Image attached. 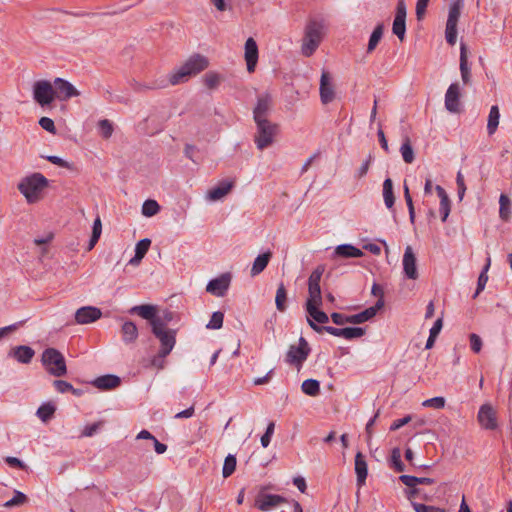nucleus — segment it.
Segmentation results:
<instances>
[{
  "mask_svg": "<svg viewBox=\"0 0 512 512\" xmlns=\"http://www.w3.org/2000/svg\"><path fill=\"white\" fill-rule=\"evenodd\" d=\"M460 86L458 83H452L445 94V108L451 113H457L460 110Z\"/></svg>",
  "mask_w": 512,
  "mask_h": 512,
  "instance_id": "nucleus-21",
  "label": "nucleus"
},
{
  "mask_svg": "<svg viewBox=\"0 0 512 512\" xmlns=\"http://www.w3.org/2000/svg\"><path fill=\"white\" fill-rule=\"evenodd\" d=\"M53 86L55 97L61 101L80 95V92L69 81L60 77L54 79Z\"/></svg>",
  "mask_w": 512,
  "mask_h": 512,
  "instance_id": "nucleus-14",
  "label": "nucleus"
},
{
  "mask_svg": "<svg viewBox=\"0 0 512 512\" xmlns=\"http://www.w3.org/2000/svg\"><path fill=\"white\" fill-rule=\"evenodd\" d=\"M411 416L410 415H407L401 419H397L395 420L391 426H390V430L391 431H396L398 429H400L401 427H403L404 425L408 424L410 421H411Z\"/></svg>",
  "mask_w": 512,
  "mask_h": 512,
  "instance_id": "nucleus-62",
  "label": "nucleus"
},
{
  "mask_svg": "<svg viewBox=\"0 0 512 512\" xmlns=\"http://www.w3.org/2000/svg\"><path fill=\"white\" fill-rule=\"evenodd\" d=\"M129 313L136 314L147 320L150 326H153L154 323L159 322L162 324V327H167L168 323L171 322L174 318V314L171 311H164L162 315H157V307L151 304L133 306L129 310Z\"/></svg>",
  "mask_w": 512,
  "mask_h": 512,
  "instance_id": "nucleus-5",
  "label": "nucleus"
},
{
  "mask_svg": "<svg viewBox=\"0 0 512 512\" xmlns=\"http://www.w3.org/2000/svg\"><path fill=\"white\" fill-rule=\"evenodd\" d=\"M286 301H287V291L283 283L277 288L276 296H275V304L277 310L280 312H284L286 310Z\"/></svg>",
  "mask_w": 512,
  "mask_h": 512,
  "instance_id": "nucleus-39",
  "label": "nucleus"
},
{
  "mask_svg": "<svg viewBox=\"0 0 512 512\" xmlns=\"http://www.w3.org/2000/svg\"><path fill=\"white\" fill-rule=\"evenodd\" d=\"M399 480L407 487H414L418 484L431 485V484L435 483V480L433 478L416 477V476L405 475V474L401 475L399 477Z\"/></svg>",
  "mask_w": 512,
  "mask_h": 512,
  "instance_id": "nucleus-30",
  "label": "nucleus"
},
{
  "mask_svg": "<svg viewBox=\"0 0 512 512\" xmlns=\"http://www.w3.org/2000/svg\"><path fill=\"white\" fill-rule=\"evenodd\" d=\"M121 331H122V335H123V340L126 343H132L138 337L137 326L132 321L124 322V324L122 325Z\"/></svg>",
  "mask_w": 512,
  "mask_h": 512,
  "instance_id": "nucleus-31",
  "label": "nucleus"
},
{
  "mask_svg": "<svg viewBox=\"0 0 512 512\" xmlns=\"http://www.w3.org/2000/svg\"><path fill=\"white\" fill-rule=\"evenodd\" d=\"M319 93L321 102L324 105L331 103L336 97L332 77L328 71H322Z\"/></svg>",
  "mask_w": 512,
  "mask_h": 512,
  "instance_id": "nucleus-15",
  "label": "nucleus"
},
{
  "mask_svg": "<svg viewBox=\"0 0 512 512\" xmlns=\"http://www.w3.org/2000/svg\"><path fill=\"white\" fill-rule=\"evenodd\" d=\"M101 233H102V222H101L100 217L97 216L93 223L92 235L90 237L89 244L87 247L88 251L92 250L95 247V245L97 244V242L101 236Z\"/></svg>",
  "mask_w": 512,
  "mask_h": 512,
  "instance_id": "nucleus-36",
  "label": "nucleus"
},
{
  "mask_svg": "<svg viewBox=\"0 0 512 512\" xmlns=\"http://www.w3.org/2000/svg\"><path fill=\"white\" fill-rule=\"evenodd\" d=\"M307 323L317 333H322L325 331L330 335L336 337H343L348 340L362 337L366 333V330L362 327L336 328L332 326H320L318 324H315L309 318L307 319Z\"/></svg>",
  "mask_w": 512,
  "mask_h": 512,
  "instance_id": "nucleus-8",
  "label": "nucleus"
},
{
  "mask_svg": "<svg viewBox=\"0 0 512 512\" xmlns=\"http://www.w3.org/2000/svg\"><path fill=\"white\" fill-rule=\"evenodd\" d=\"M33 98L42 107L50 105L56 98L53 84L48 80L36 81L33 85Z\"/></svg>",
  "mask_w": 512,
  "mask_h": 512,
  "instance_id": "nucleus-10",
  "label": "nucleus"
},
{
  "mask_svg": "<svg viewBox=\"0 0 512 512\" xmlns=\"http://www.w3.org/2000/svg\"><path fill=\"white\" fill-rule=\"evenodd\" d=\"M48 179L41 173H33L24 177L18 183V190L23 194L28 203L34 204L43 198V192L48 187Z\"/></svg>",
  "mask_w": 512,
  "mask_h": 512,
  "instance_id": "nucleus-3",
  "label": "nucleus"
},
{
  "mask_svg": "<svg viewBox=\"0 0 512 512\" xmlns=\"http://www.w3.org/2000/svg\"><path fill=\"white\" fill-rule=\"evenodd\" d=\"M411 505H412L413 509L415 510V512H446V509H444V508L432 506V505H425V504L418 503V502H415L412 500H411Z\"/></svg>",
  "mask_w": 512,
  "mask_h": 512,
  "instance_id": "nucleus-48",
  "label": "nucleus"
},
{
  "mask_svg": "<svg viewBox=\"0 0 512 512\" xmlns=\"http://www.w3.org/2000/svg\"><path fill=\"white\" fill-rule=\"evenodd\" d=\"M323 25L317 21H311L305 30L301 51L306 57L311 56L321 43Z\"/></svg>",
  "mask_w": 512,
  "mask_h": 512,
  "instance_id": "nucleus-7",
  "label": "nucleus"
},
{
  "mask_svg": "<svg viewBox=\"0 0 512 512\" xmlns=\"http://www.w3.org/2000/svg\"><path fill=\"white\" fill-rule=\"evenodd\" d=\"M39 125L47 132H50L52 134L56 133L54 121L49 117H41L39 120Z\"/></svg>",
  "mask_w": 512,
  "mask_h": 512,
  "instance_id": "nucleus-58",
  "label": "nucleus"
},
{
  "mask_svg": "<svg viewBox=\"0 0 512 512\" xmlns=\"http://www.w3.org/2000/svg\"><path fill=\"white\" fill-rule=\"evenodd\" d=\"M35 355V351L26 345H19L13 347L8 352V356L14 358L19 363L29 364Z\"/></svg>",
  "mask_w": 512,
  "mask_h": 512,
  "instance_id": "nucleus-23",
  "label": "nucleus"
},
{
  "mask_svg": "<svg viewBox=\"0 0 512 512\" xmlns=\"http://www.w3.org/2000/svg\"><path fill=\"white\" fill-rule=\"evenodd\" d=\"M383 31H384V25L382 23H379L374 28V30L370 36L369 42H368V47H367L368 53H371L376 48V46L378 45L379 41L382 38Z\"/></svg>",
  "mask_w": 512,
  "mask_h": 512,
  "instance_id": "nucleus-37",
  "label": "nucleus"
},
{
  "mask_svg": "<svg viewBox=\"0 0 512 512\" xmlns=\"http://www.w3.org/2000/svg\"><path fill=\"white\" fill-rule=\"evenodd\" d=\"M150 245H151V240L150 239L144 238V239L140 240L136 244L135 254H137L139 256H142L144 258V256L146 255V253L149 250Z\"/></svg>",
  "mask_w": 512,
  "mask_h": 512,
  "instance_id": "nucleus-54",
  "label": "nucleus"
},
{
  "mask_svg": "<svg viewBox=\"0 0 512 512\" xmlns=\"http://www.w3.org/2000/svg\"><path fill=\"white\" fill-rule=\"evenodd\" d=\"M221 80L222 77L216 72H208L204 75L203 78L205 86L209 89H216L219 86Z\"/></svg>",
  "mask_w": 512,
  "mask_h": 512,
  "instance_id": "nucleus-47",
  "label": "nucleus"
},
{
  "mask_svg": "<svg viewBox=\"0 0 512 512\" xmlns=\"http://www.w3.org/2000/svg\"><path fill=\"white\" fill-rule=\"evenodd\" d=\"M301 389L308 396H317L320 392V383L315 379H307L303 381Z\"/></svg>",
  "mask_w": 512,
  "mask_h": 512,
  "instance_id": "nucleus-38",
  "label": "nucleus"
},
{
  "mask_svg": "<svg viewBox=\"0 0 512 512\" xmlns=\"http://www.w3.org/2000/svg\"><path fill=\"white\" fill-rule=\"evenodd\" d=\"M325 272L324 265H318L308 278V298L305 303V309L309 319L315 324H326L329 322V316L320 307L323 304L320 281Z\"/></svg>",
  "mask_w": 512,
  "mask_h": 512,
  "instance_id": "nucleus-1",
  "label": "nucleus"
},
{
  "mask_svg": "<svg viewBox=\"0 0 512 512\" xmlns=\"http://www.w3.org/2000/svg\"><path fill=\"white\" fill-rule=\"evenodd\" d=\"M383 198L384 203L388 209L393 208L395 203V196L393 191V182L390 178H387L383 182Z\"/></svg>",
  "mask_w": 512,
  "mask_h": 512,
  "instance_id": "nucleus-33",
  "label": "nucleus"
},
{
  "mask_svg": "<svg viewBox=\"0 0 512 512\" xmlns=\"http://www.w3.org/2000/svg\"><path fill=\"white\" fill-rule=\"evenodd\" d=\"M335 254L343 258H359L363 256V252L351 244H341L337 246Z\"/></svg>",
  "mask_w": 512,
  "mask_h": 512,
  "instance_id": "nucleus-28",
  "label": "nucleus"
},
{
  "mask_svg": "<svg viewBox=\"0 0 512 512\" xmlns=\"http://www.w3.org/2000/svg\"><path fill=\"white\" fill-rule=\"evenodd\" d=\"M477 419L483 429L495 430L498 427L496 412L489 404L480 407Z\"/></svg>",
  "mask_w": 512,
  "mask_h": 512,
  "instance_id": "nucleus-16",
  "label": "nucleus"
},
{
  "mask_svg": "<svg viewBox=\"0 0 512 512\" xmlns=\"http://www.w3.org/2000/svg\"><path fill=\"white\" fill-rule=\"evenodd\" d=\"M456 183L458 187V197L460 200H462L465 195L466 186L464 183V177L460 171L457 173Z\"/></svg>",
  "mask_w": 512,
  "mask_h": 512,
  "instance_id": "nucleus-60",
  "label": "nucleus"
},
{
  "mask_svg": "<svg viewBox=\"0 0 512 512\" xmlns=\"http://www.w3.org/2000/svg\"><path fill=\"white\" fill-rule=\"evenodd\" d=\"M500 112L497 105H493L490 109L488 120H487V132L489 135H493L499 125Z\"/></svg>",
  "mask_w": 512,
  "mask_h": 512,
  "instance_id": "nucleus-32",
  "label": "nucleus"
},
{
  "mask_svg": "<svg viewBox=\"0 0 512 512\" xmlns=\"http://www.w3.org/2000/svg\"><path fill=\"white\" fill-rule=\"evenodd\" d=\"M234 186L233 180H223L217 186L211 188L207 193V198L211 201H218L226 196Z\"/></svg>",
  "mask_w": 512,
  "mask_h": 512,
  "instance_id": "nucleus-24",
  "label": "nucleus"
},
{
  "mask_svg": "<svg viewBox=\"0 0 512 512\" xmlns=\"http://www.w3.org/2000/svg\"><path fill=\"white\" fill-rule=\"evenodd\" d=\"M55 406L51 403L42 404L37 410V416L43 421L47 422L55 413Z\"/></svg>",
  "mask_w": 512,
  "mask_h": 512,
  "instance_id": "nucleus-43",
  "label": "nucleus"
},
{
  "mask_svg": "<svg viewBox=\"0 0 512 512\" xmlns=\"http://www.w3.org/2000/svg\"><path fill=\"white\" fill-rule=\"evenodd\" d=\"M287 499L278 494H270L266 492V487H262L254 500V507L260 511L267 512L282 503H286Z\"/></svg>",
  "mask_w": 512,
  "mask_h": 512,
  "instance_id": "nucleus-11",
  "label": "nucleus"
},
{
  "mask_svg": "<svg viewBox=\"0 0 512 512\" xmlns=\"http://www.w3.org/2000/svg\"><path fill=\"white\" fill-rule=\"evenodd\" d=\"M153 335L160 342V351L163 354H170L176 344V330L169 329L168 327H162L159 322L154 323L151 326Z\"/></svg>",
  "mask_w": 512,
  "mask_h": 512,
  "instance_id": "nucleus-9",
  "label": "nucleus"
},
{
  "mask_svg": "<svg viewBox=\"0 0 512 512\" xmlns=\"http://www.w3.org/2000/svg\"><path fill=\"white\" fill-rule=\"evenodd\" d=\"M272 257V253L270 251H267L263 254L258 255L252 265L251 268V276L254 277L258 274H260L264 269L267 267L270 259Z\"/></svg>",
  "mask_w": 512,
  "mask_h": 512,
  "instance_id": "nucleus-29",
  "label": "nucleus"
},
{
  "mask_svg": "<svg viewBox=\"0 0 512 512\" xmlns=\"http://www.w3.org/2000/svg\"><path fill=\"white\" fill-rule=\"evenodd\" d=\"M245 61L247 65V71L252 73L255 71L258 61V47L256 41L250 37L245 42Z\"/></svg>",
  "mask_w": 512,
  "mask_h": 512,
  "instance_id": "nucleus-22",
  "label": "nucleus"
},
{
  "mask_svg": "<svg viewBox=\"0 0 512 512\" xmlns=\"http://www.w3.org/2000/svg\"><path fill=\"white\" fill-rule=\"evenodd\" d=\"M168 355L169 354H163V352L159 350L158 353L151 359V365L157 369H163L165 366V358Z\"/></svg>",
  "mask_w": 512,
  "mask_h": 512,
  "instance_id": "nucleus-57",
  "label": "nucleus"
},
{
  "mask_svg": "<svg viewBox=\"0 0 512 512\" xmlns=\"http://www.w3.org/2000/svg\"><path fill=\"white\" fill-rule=\"evenodd\" d=\"M26 501H27V496L24 493H22L21 491L16 490L14 492V496L10 500L5 502L4 507L11 508L14 506H19V505L24 504Z\"/></svg>",
  "mask_w": 512,
  "mask_h": 512,
  "instance_id": "nucleus-49",
  "label": "nucleus"
},
{
  "mask_svg": "<svg viewBox=\"0 0 512 512\" xmlns=\"http://www.w3.org/2000/svg\"><path fill=\"white\" fill-rule=\"evenodd\" d=\"M499 216L502 220L508 221L511 216V201L505 194H501L499 198Z\"/></svg>",
  "mask_w": 512,
  "mask_h": 512,
  "instance_id": "nucleus-35",
  "label": "nucleus"
},
{
  "mask_svg": "<svg viewBox=\"0 0 512 512\" xmlns=\"http://www.w3.org/2000/svg\"><path fill=\"white\" fill-rule=\"evenodd\" d=\"M330 317L332 322L336 325H344L345 323H348V315L333 312Z\"/></svg>",
  "mask_w": 512,
  "mask_h": 512,
  "instance_id": "nucleus-63",
  "label": "nucleus"
},
{
  "mask_svg": "<svg viewBox=\"0 0 512 512\" xmlns=\"http://www.w3.org/2000/svg\"><path fill=\"white\" fill-rule=\"evenodd\" d=\"M236 463L237 461L234 455L229 454L226 456L222 469V474L224 478H227L234 473L236 469Z\"/></svg>",
  "mask_w": 512,
  "mask_h": 512,
  "instance_id": "nucleus-46",
  "label": "nucleus"
},
{
  "mask_svg": "<svg viewBox=\"0 0 512 512\" xmlns=\"http://www.w3.org/2000/svg\"><path fill=\"white\" fill-rule=\"evenodd\" d=\"M310 347L304 337H300L298 345H291L286 354V362L295 365L298 368L302 366V363L307 359L310 353Z\"/></svg>",
  "mask_w": 512,
  "mask_h": 512,
  "instance_id": "nucleus-12",
  "label": "nucleus"
},
{
  "mask_svg": "<svg viewBox=\"0 0 512 512\" xmlns=\"http://www.w3.org/2000/svg\"><path fill=\"white\" fill-rule=\"evenodd\" d=\"M231 276L229 273H224L218 278L209 281L206 287V291L212 295L221 297L224 296L229 288Z\"/></svg>",
  "mask_w": 512,
  "mask_h": 512,
  "instance_id": "nucleus-19",
  "label": "nucleus"
},
{
  "mask_svg": "<svg viewBox=\"0 0 512 512\" xmlns=\"http://www.w3.org/2000/svg\"><path fill=\"white\" fill-rule=\"evenodd\" d=\"M6 463L12 467H18L20 469H26L27 466L25 463H23L19 458L8 456L5 459Z\"/></svg>",
  "mask_w": 512,
  "mask_h": 512,
  "instance_id": "nucleus-64",
  "label": "nucleus"
},
{
  "mask_svg": "<svg viewBox=\"0 0 512 512\" xmlns=\"http://www.w3.org/2000/svg\"><path fill=\"white\" fill-rule=\"evenodd\" d=\"M406 5L405 0H398L396 7V14L393 21L392 31L399 38L400 41H403L406 33Z\"/></svg>",
  "mask_w": 512,
  "mask_h": 512,
  "instance_id": "nucleus-13",
  "label": "nucleus"
},
{
  "mask_svg": "<svg viewBox=\"0 0 512 512\" xmlns=\"http://www.w3.org/2000/svg\"><path fill=\"white\" fill-rule=\"evenodd\" d=\"M160 210V206L157 201L148 199L142 205V214L146 217H152L156 215Z\"/></svg>",
  "mask_w": 512,
  "mask_h": 512,
  "instance_id": "nucleus-45",
  "label": "nucleus"
},
{
  "mask_svg": "<svg viewBox=\"0 0 512 512\" xmlns=\"http://www.w3.org/2000/svg\"><path fill=\"white\" fill-rule=\"evenodd\" d=\"M224 314L220 311H216L212 314L209 323L207 324L208 329H220L223 325Z\"/></svg>",
  "mask_w": 512,
  "mask_h": 512,
  "instance_id": "nucleus-51",
  "label": "nucleus"
},
{
  "mask_svg": "<svg viewBox=\"0 0 512 512\" xmlns=\"http://www.w3.org/2000/svg\"><path fill=\"white\" fill-rule=\"evenodd\" d=\"M102 316L99 308L93 306H84L76 310L75 321L78 324H89L97 321Z\"/></svg>",
  "mask_w": 512,
  "mask_h": 512,
  "instance_id": "nucleus-20",
  "label": "nucleus"
},
{
  "mask_svg": "<svg viewBox=\"0 0 512 512\" xmlns=\"http://www.w3.org/2000/svg\"><path fill=\"white\" fill-rule=\"evenodd\" d=\"M384 306V300L379 299L374 306H371L360 312L362 322L372 319L377 312Z\"/></svg>",
  "mask_w": 512,
  "mask_h": 512,
  "instance_id": "nucleus-44",
  "label": "nucleus"
},
{
  "mask_svg": "<svg viewBox=\"0 0 512 512\" xmlns=\"http://www.w3.org/2000/svg\"><path fill=\"white\" fill-rule=\"evenodd\" d=\"M428 3H429V0H417L416 16H417L418 20H420L422 18V16L425 14Z\"/></svg>",
  "mask_w": 512,
  "mask_h": 512,
  "instance_id": "nucleus-61",
  "label": "nucleus"
},
{
  "mask_svg": "<svg viewBox=\"0 0 512 512\" xmlns=\"http://www.w3.org/2000/svg\"><path fill=\"white\" fill-rule=\"evenodd\" d=\"M422 405L424 407H430L434 409H442L445 406V399L444 397L437 396L430 399L425 400Z\"/></svg>",
  "mask_w": 512,
  "mask_h": 512,
  "instance_id": "nucleus-53",
  "label": "nucleus"
},
{
  "mask_svg": "<svg viewBox=\"0 0 512 512\" xmlns=\"http://www.w3.org/2000/svg\"><path fill=\"white\" fill-rule=\"evenodd\" d=\"M390 463L392 468L396 472H403L405 470V465L401 460V450L398 447H395L391 451Z\"/></svg>",
  "mask_w": 512,
  "mask_h": 512,
  "instance_id": "nucleus-42",
  "label": "nucleus"
},
{
  "mask_svg": "<svg viewBox=\"0 0 512 512\" xmlns=\"http://www.w3.org/2000/svg\"><path fill=\"white\" fill-rule=\"evenodd\" d=\"M98 128L101 136L105 139H108L112 136L113 133V125L112 123L107 120L103 119L98 122Z\"/></svg>",
  "mask_w": 512,
  "mask_h": 512,
  "instance_id": "nucleus-50",
  "label": "nucleus"
},
{
  "mask_svg": "<svg viewBox=\"0 0 512 512\" xmlns=\"http://www.w3.org/2000/svg\"><path fill=\"white\" fill-rule=\"evenodd\" d=\"M209 65L208 59L200 54L189 57L185 63L169 74L168 80L171 85H178L187 82L190 77L204 71Z\"/></svg>",
  "mask_w": 512,
  "mask_h": 512,
  "instance_id": "nucleus-2",
  "label": "nucleus"
},
{
  "mask_svg": "<svg viewBox=\"0 0 512 512\" xmlns=\"http://www.w3.org/2000/svg\"><path fill=\"white\" fill-rule=\"evenodd\" d=\"M41 361L47 371L55 377H61L67 373L64 356L55 348L45 349L42 353Z\"/></svg>",
  "mask_w": 512,
  "mask_h": 512,
  "instance_id": "nucleus-6",
  "label": "nucleus"
},
{
  "mask_svg": "<svg viewBox=\"0 0 512 512\" xmlns=\"http://www.w3.org/2000/svg\"><path fill=\"white\" fill-rule=\"evenodd\" d=\"M490 264H491V259H490V257H488L486 265L484 266L482 272L480 273V275L478 277L477 288H476V291H475V293L473 295L474 299L480 294V292L482 290H484V288H485V286L487 284V281H488L487 272L489 270Z\"/></svg>",
  "mask_w": 512,
  "mask_h": 512,
  "instance_id": "nucleus-40",
  "label": "nucleus"
},
{
  "mask_svg": "<svg viewBox=\"0 0 512 512\" xmlns=\"http://www.w3.org/2000/svg\"><path fill=\"white\" fill-rule=\"evenodd\" d=\"M53 385L59 393H66L72 390V385L64 380H54Z\"/></svg>",
  "mask_w": 512,
  "mask_h": 512,
  "instance_id": "nucleus-59",
  "label": "nucleus"
},
{
  "mask_svg": "<svg viewBox=\"0 0 512 512\" xmlns=\"http://www.w3.org/2000/svg\"><path fill=\"white\" fill-rule=\"evenodd\" d=\"M272 108V97L269 93H264L257 98V103L253 109L254 120L268 119V115Z\"/></svg>",
  "mask_w": 512,
  "mask_h": 512,
  "instance_id": "nucleus-18",
  "label": "nucleus"
},
{
  "mask_svg": "<svg viewBox=\"0 0 512 512\" xmlns=\"http://www.w3.org/2000/svg\"><path fill=\"white\" fill-rule=\"evenodd\" d=\"M355 473L357 476V485L361 487L365 484L368 475L367 462L361 452H357L355 455Z\"/></svg>",
  "mask_w": 512,
  "mask_h": 512,
  "instance_id": "nucleus-25",
  "label": "nucleus"
},
{
  "mask_svg": "<svg viewBox=\"0 0 512 512\" xmlns=\"http://www.w3.org/2000/svg\"><path fill=\"white\" fill-rule=\"evenodd\" d=\"M120 378L116 375L107 374L96 378L93 385L101 390H109L116 388L120 385Z\"/></svg>",
  "mask_w": 512,
  "mask_h": 512,
  "instance_id": "nucleus-26",
  "label": "nucleus"
},
{
  "mask_svg": "<svg viewBox=\"0 0 512 512\" xmlns=\"http://www.w3.org/2000/svg\"><path fill=\"white\" fill-rule=\"evenodd\" d=\"M460 73L463 83L469 84L471 82V70L468 65L467 48L464 43L460 45Z\"/></svg>",
  "mask_w": 512,
  "mask_h": 512,
  "instance_id": "nucleus-27",
  "label": "nucleus"
},
{
  "mask_svg": "<svg viewBox=\"0 0 512 512\" xmlns=\"http://www.w3.org/2000/svg\"><path fill=\"white\" fill-rule=\"evenodd\" d=\"M256 124V132L254 135V142L259 150L272 145L274 137L278 133V124L271 122L269 119L254 120Z\"/></svg>",
  "mask_w": 512,
  "mask_h": 512,
  "instance_id": "nucleus-4",
  "label": "nucleus"
},
{
  "mask_svg": "<svg viewBox=\"0 0 512 512\" xmlns=\"http://www.w3.org/2000/svg\"><path fill=\"white\" fill-rule=\"evenodd\" d=\"M445 38L447 43L454 45L457 39V25L446 23Z\"/></svg>",
  "mask_w": 512,
  "mask_h": 512,
  "instance_id": "nucleus-52",
  "label": "nucleus"
},
{
  "mask_svg": "<svg viewBox=\"0 0 512 512\" xmlns=\"http://www.w3.org/2000/svg\"><path fill=\"white\" fill-rule=\"evenodd\" d=\"M400 152L405 163L410 164L414 161V150L408 137H406L402 143Z\"/></svg>",
  "mask_w": 512,
  "mask_h": 512,
  "instance_id": "nucleus-41",
  "label": "nucleus"
},
{
  "mask_svg": "<svg viewBox=\"0 0 512 512\" xmlns=\"http://www.w3.org/2000/svg\"><path fill=\"white\" fill-rule=\"evenodd\" d=\"M469 339H470L471 350L474 353H479L481 351L482 345H483L482 339L480 338V336L475 333H472L469 335Z\"/></svg>",
  "mask_w": 512,
  "mask_h": 512,
  "instance_id": "nucleus-55",
  "label": "nucleus"
},
{
  "mask_svg": "<svg viewBox=\"0 0 512 512\" xmlns=\"http://www.w3.org/2000/svg\"><path fill=\"white\" fill-rule=\"evenodd\" d=\"M275 424L270 422L266 428L265 433L261 437V444L264 448L268 447L271 441V436L274 433Z\"/></svg>",
  "mask_w": 512,
  "mask_h": 512,
  "instance_id": "nucleus-56",
  "label": "nucleus"
},
{
  "mask_svg": "<svg viewBox=\"0 0 512 512\" xmlns=\"http://www.w3.org/2000/svg\"><path fill=\"white\" fill-rule=\"evenodd\" d=\"M463 8V0H454L449 7L448 12V18L447 22L448 24H456L458 23V20L461 15V10Z\"/></svg>",
  "mask_w": 512,
  "mask_h": 512,
  "instance_id": "nucleus-34",
  "label": "nucleus"
},
{
  "mask_svg": "<svg viewBox=\"0 0 512 512\" xmlns=\"http://www.w3.org/2000/svg\"><path fill=\"white\" fill-rule=\"evenodd\" d=\"M403 271L405 276L408 279L416 280L418 278V270H417V259L413 252V249L411 246H406L405 252L403 255Z\"/></svg>",
  "mask_w": 512,
  "mask_h": 512,
  "instance_id": "nucleus-17",
  "label": "nucleus"
}]
</instances>
